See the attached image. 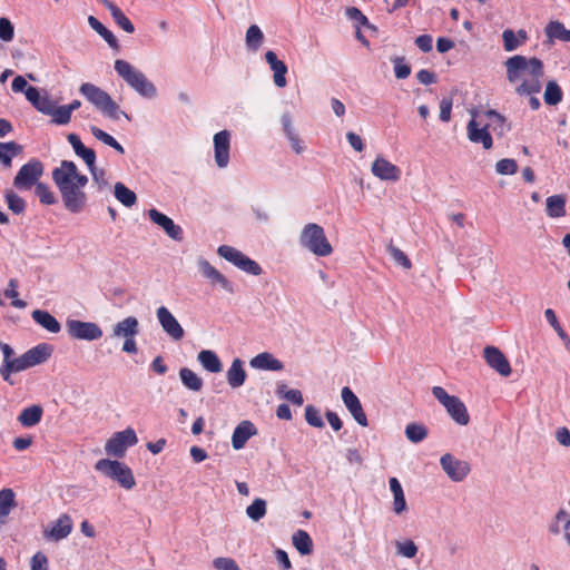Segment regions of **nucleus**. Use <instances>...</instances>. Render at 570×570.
<instances>
[{
  "mask_svg": "<svg viewBox=\"0 0 570 570\" xmlns=\"http://www.w3.org/2000/svg\"><path fill=\"white\" fill-rule=\"evenodd\" d=\"M433 396L445 407L448 414L460 425H466L470 416L464 403L454 395H449L441 386L432 389Z\"/></svg>",
  "mask_w": 570,
  "mask_h": 570,
  "instance_id": "nucleus-8",
  "label": "nucleus"
},
{
  "mask_svg": "<svg viewBox=\"0 0 570 570\" xmlns=\"http://www.w3.org/2000/svg\"><path fill=\"white\" fill-rule=\"evenodd\" d=\"M518 169V165L514 159L504 158L495 164V170L500 175H513Z\"/></svg>",
  "mask_w": 570,
  "mask_h": 570,
  "instance_id": "nucleus-55",
  "label": "nucleus"
},
{
  "mask_svg": "<svg viewBox=\"0 0 570 570\" xmlns=\"http://www.w3.org/2000/svg\"><path fill=\"white\" fill-rule=\"evenodd\" d=\"M17 507L16 494L12 489L6 488L0 491V527L7 522L12 509Z\"/></svg>",
  "mask_w": 570,
  "mask_h": 570,
  "instance_id": "nucleus-32",
  "label": "nucleus"
},
{
  "mask_svg": "<svg viewBox=\"0 0 570 570\" xmlns=\"http://www.w3.org/2000/svg\"><path fill=\"white\" fill-rule=\"evenodd\" d=\"M281 122H282L283 131L286 137H289L297 132L293 125L292 117L288 112H285L281 116Z\"/></svg>",
  "mask_w": 570,
  "mask_h": 570,
  "instance_id": "nucleus-62",
  "label": "nucleus"
},
{
  "mask_svg": "<svg viewBox=\"0 0 570 570\" xmlns=\"http://www.w3.org/2000/svg\"><path fill=\"white\" fill-rule=\"evenodd\" d=\"M52 179L58 187L65 207L71 213H80L87 203L83 191L88 177L81 174L73 161L62 160L52 171Z\"/></svg>",
  "mask_w": 570,
  "mask_h": 570,
  "instance_id": "nucleus-1",
  "label": "nucleus"
},
{
  "mask_svg": "<svg viewBox=\"0 0 570 570\" xmlns=\"http://www.w3.org/2000/svg\"><path fill=\"white\" fill-rule=\"evenodd\" d=\"M452 110V99L443 98L440 102V119L444 122L450 121Z\"/></svg>",
  "mask_w": 570,
  "mask_h": 570,
  "instance_id": "nucleus-61",
  "label": "nucleus"
},
{
  "mask_svg": "<svg viewBox=\"0 0 570 570\" xmlns=\"http://www.w3.org/2000/svg\"><path fill=\"white\" fill-rule=\"evenodd\" d=\"M42 413L43 410L40 405H31L21 411L18 421L24 428H32L41 421Z\"/></svg>",
  "mask_w": 570,
  "mask_h": 570,
  "instance_id": "nucleus-36",
  "label": "nucleus"
},
{
  "mask_svg": "<svg viewBox=\"0 0 570 570\" xmlns=\"http://www.w3.org/2000/svg\"><path fill=\"white\" fill-rule=\"evenodd\" d=\"M18 281L16 278H11L8 283V287L4 291V296L8 298H11V305L16 308H24L27 306V303L22 299L18 298Z\"/></svg>",
  "mask_w": 570,
  "mask_h": 570,
  "instance_id": "nucleus-48",
  "label": "nucleus"
},
{
  "mask_svg": "<svg viewBox=\"0 0 570 570\" xmlns=\"http://www.w3.org/2000/svg\"><path fill=\"white\" fill-rule=\"evenodd\" d=\"M281 122H282L283 131L286 137H289L297 132L293 125L292 117L288 112H285L281 116Z\"/></svg>",
  "mask_w": 570,
  "mask_h": 570,
  "instance_id": "nucleus-63",
  "label": "nucleus"
},
{
  "mask_svg": "<svg viewBox=\"0 0 570 570\" xmlns=\"http://www.w3.org/2000/svg\"><path fill=\"white\" fill-rule=\"evenodd\" d=\"M69 144L72 146L75 154L82 158L86 165L92 166L96 163V153L91 148H87L76 134H69L67 137Z\"/></svg>",
  "mask_w": 570,
  "mask_h": 570,
  "instance_id": "nucleus-30",
  "label": "nucleus"
},
{
  "mask_svg": "<svg viewBox=\"0 0 570 570\" xmlns=\"http://www.w3.org/2000/svg\"><path fill=\"white\" fill-rule=\"evenodd\" d=\"M264 42V33L257 24L248 27L245 43L248 50L257 51Z\"/></svg>",
  "mask_w": 570,
  "mask_h": 570,
  "instance_id": "nucleus-39",
  "label": "nucleus"
},
{
  "mask_svg": "<svg viewBox=\"0 0 570 570\" xmlns=\"http://www.w3.org/2000/svg\"><path fill=\"white\" fill-rule=\"evenodd\" d=\"M181 383L189 390L198 392L203 387V380L190 368L183 367L179 371Z\"/></svg>",
  "mask_w": 570,
  "mask_h": 570,
  "instance_id": "nucleus-41",
  "label": "nucleus"
},
{
  "mask_svg": "<svg viewBox=\"0 0 570 570\" xmlns=\"http://www.w3.org/2000/svg\"><path fill=\"white\" fill-rule=\"evenodd\" d=\"M32 320L49 333L57 334L60 332V323L49 312L35 309L31 314Z\"/></svg>",
  "mask_w": 570,
  "mask_h": 570,
  "instance_id": "nucleus-31",
  "label": "nucleus"
},
{
  "mask_svg": "<svg viewBox=\"0 0 570 570\" xmlns=\"http://www.w3.org/2000/svg\"><path fill=\"white\" fill-rule=\"evenodd\" d=\"M476 114L472 112V119L466 126L468 138L472 142L482 144L483 148L490 149L492 147V137L488 131V127L479 122L475 118Z\"/></svg>",
  "mask_w": 570,
  "mask_h": 570,
  "instance_id": "nucleus-22",
  "label": "nucleus"
},
{
  "mask_svg": "<svg viewBox=\"0 0 570 570\" xmlns=\"http://www.w3.org/2000/svg\"><path fill=\"white\" fill-rule=\"evenodd\" d=\"M547 530L550 535L560 537L570 549V513L564 508L551 517Z\"/></svg>",
  "mask_w": 570,
  "mask_h": 570,
  "instance_id": "nucleus-14",
  "label": "nucleus"
},
{
  "mask_svg": "<svg viewBox=\"0 0 570 570\" xmlns=\"http://www.w3.org/2000/svg\"><path fill=\"white\" fill-rule=\"evenodd\" d=\"M156 317L161 330L173 341H180L185 336L183 326L166 306H159L156 309Z\"/></svg>",
  "mask_w": 570,
  "mask_h": 570,
  "instance_id": "nucleus-15",
  "label": "nucleus"
},
{
  "mask_svg": "<svg viewBox=\"0 0 570 570\" xmlns=\"http://www.w3.org/2000/svg\"><path fill=\"white\" fill-rule=\"evenodd\" d=\"M372 174L381 180L396 181L401 177V169L384 157H376L371 166Z\"/></svg>",
  "mask_w": 570,
  "mask_h": 570,
  "instance_id": "nucleus-21",
  "label": "nucleus"
},
{
  "mask_svg": "<svg viewBox=\"0 0 570 570\" xmlns=\"http://www.w3.org/2000/svg\"><path fill=\"white\" fill-rule=\"evenodd\" d=\"M31 570H48V559L47 557L38 552L36 553L30 561Z\"/></svg>",
  "mask_w": 570,
  "mask_h": 570,
  "instance_id": "nucleus-59",
  "label": "nucleus"
},
{
  "mask_svg": "<svg viewBox=\"0 0 570 570\" xmlns=\"http://www.w3.org/2000/svg\"><path fill=\"white\" fill-rule=\"evenodd\" d=\"M299 245L317 257H327L333 253L324 228L316 223L306 224L298 237Z\"/></svg>",
  "mask_w": 570,
  "mask_h": 570,
  "instance_id": "nucleus-6",
  "label": "nucleus"
},
{
  "mask_svg": "<svg viewBox=\"0 0 570 570\" xmlns=\"http://www.w3.org/2000/svg\"><path fill=\"white\" fill-rule=\"evenodd\" d=\"M265 59L274 72L273 80L275 86L278 88H284L287 85L285 77L287 73L286 65L282 60H278L276 53L272 50H268L265 53Z\"/></svg>",
  "mask_w": 570,
  "mask_h": 570,
  "instance_id": "nucleus-26",
  "label": "nucleus"
},
{
  "mask_svg": "<svg viewBox=\"0 0 570 570\" xmlns=\"http://www.w3.org/2000/svg\"><path fill=\"white\" fill-rule=\"evenodd\" d=\"M138 442L137 434L134 429L127 428L116 432L105 444V451L108 455L122 458L128 448L136 445Z\"/></svg>",
  "mask_w": 570,
  "mask_h": 570,
  "instance_id": "nucleus-10",
  "label": "nucleus"
},
{
  "mask_svg": "<svg viewBox=\"0 0 570 570\" xmlns=\"http://www.w3.org/2000/svg\"><path fill=\"white\" fill-rule=\"evenodd\" d=\"M42 173V164L39 160H31L20 168L14 177L13 184L19 189H29L38 184V179L41 177Z\"/></svg>",
  "mask_w": 570,
  "mask_h": 570,
  "instance_id": "nucleus-13",
  "label": "nucleus"
},
{
  "mask_svg": "<svg viewBox=\"0 0 570 570\" xmlns=\"http://www.w3.org/2000/svg\"><path fill=\"white\" fill-rule=\"evenodd\" d=\"M148 217L150 220L158 225L164 232L174 240L183 239V229L180 226L176 225L174 220L167 215L160 213L159 210L151 208L148 210Z\"/></svg>",
  "mask_w": 570,
  "mask_h": 570,
  "instance_id": "nucleus-19",
  "label": "nucleus"
},
{
  "mask_svg": "<svg viewBox=\"0 0 570 570\" xmlns=\"http://www.w3.org/2000/svg\"><path fill=\"white\" fill-rule=\"evenodd\" d=\"M66 327L68 334L76 340L96 341L102 336V330L94 322L68 320Z\"/></svg>",
  "mask_w": 570,
  "mask_h": 570,
  "instance_id": "nucleus-12",
  "label": "nucleus"
},
{
  "mask_svg": "<svg viewBox=\"0 0 570 570\" xmlns=\"http://www.w3.org/2000/svg\"><path fill=\"white\" fill-rule=\"evenodd\" d=\"M557 441L563 446H570V431L566 426H561L556 431Z\"/></svg>",
  "mask_w": 570,
  "mask_h": 570,
  "instance_id": "nucleus-64",
  "label": "nucleus"
},
{
  "mask_svg": "<svg viewBox=\"0 0 570 570\" xmlns=\"http://www.w3.org/2000/svg\"><path fill=\"white\" fill-rule=\"evenodd\" d=\"M116 199L126 207H131L137 202L136 194L126 187L122 183H116L114 187Z\"/></svg>",
  "mask_w": 570,
  "mask_h": 570,
  "instance_id": "nucleus-40",
  "label": "nucleus"
},
{
  "mask_svg": "<svg viewBox=\"0 0 570 570\" xmlns=\"http://www.w3.org/2000/svg\"><path fill=\"white\" fill-rule=\"evenodd\" d=\"M250 367L259 371H282L284 364L269 352H263L249 361Z\"/></svg>",
  "mask_w": 570,
  "mask_h": 570,
  "instance_id": "nucleus-27",
  "label": "nucleus"
},
{
  "mask_svg": "<svg viewBox=\"0 0 570 570\" xmlns=\"http://www.w3.org/2000/svg\"><path fill=\"white\" fill-rule=\"evenodd\" d=\"M390 490L393 494L392 510L395 514L400 515L407 510V504L404 495L403 488L396 478L389 480Z\"/></svg>",
  "mask_w": 570,
  "mask_h": 570,
  "instance_id": "nucleus-29",
  "label": "nucleus"
},
{
  "mask_svg": "<svg viewBox=\"0 0 570 570\" xmlns=\"http://www.w3.org/2000/svg\"><path fill=\"white\" fill-rule=\"evenodd\" d=\"M88 168L92 176V180L98 185L100 189L108 186L106 173L104 169L97 168L95 164L92 166H89Z\"/></svg>",
  "mask_w": 570,
  "mask_h": 570,
  "instance_id": "nucleus-58",
  "label": "nucleus"
},
{
  "mask_svg": "<svg viewBox=\"0 0 570 570\" xmlns=\"http://www.w3.org/2000/svg\"><path fill=\"white\" fill-rule=\"evenodd\" d=\"M387 252L396 264L401 265L402 267H404L406 269L411 268V266H412L411 261L407 258L405 253L403 250H401L399 247L391 244L387 247Z\"/></svg>",
  "mask_w": 570,
  "mask_h": 570,
  "instance_id": "nucleus-50",
  "label": "nucleus"
},
{
  "mask_svg": "<svg viewBox=\"0 0 570 570\" xmlns=\"http://www.w3.org/2000/svg\"><path fill=\"white\" fill-rule=\"evenodd\" d=\"M214 566L218 570H240L237 563L230 558H216Z\"/></svg>",
  "mask_w": 570,
  "mask_h": 570,
  "instance_id": "nucleus-60",
  "label": "nucleus"
},
{
  "mask_svg": "<svg viewBox=\"0 0 570 570\" xmlns=\"http://www.w3.org/2000/svg\"><path fill=\"white\" fill-rule=\"evenodd\" d=\"M544 31L550 43H552L554 40L564 41L567 29L563 23L559 21H551L548 23Z\"/></svg>",
  "mask_w": 570,
  "mask_h": 570,
  "instance_id": "nucleus-46",
  "label": "nucleus"
},
{
  "mask_svg": "<svg viewBox=\"0 0 570 570\" xmlns=\"http://www.w3.org/2000/svg\"><path fill=\"white\" fill-rule=\"evenodd\" d=\"M292 542L303 556L311 554L313 551V541L309 534L304 530H297L292 537Z\"/></svg>",
  "mask_w": 570,
  "mask_h": 570,
  "instance_id": "nucleus-38",
  "label": "nucleus"
},
{
  "mask_svg": "<svg viewBox=\"0 0 570 570\" xmlns=\"http://www.w3.org/2000/svg\"><path fill=\"white\" fill-rule=\"evenodd\" d=\"M72 520L68 514H61L55 522L45 529L43 535L51 541H60L72 531Z\"/></svg>",
  "mask_w": 570,
  "mask_h": 570,
  "instance_id": "nucleus-20",
  "label": "nucleus"
},
{
  "mask_svg": "<svg viewBox=\"0 0 570 570\" xmlns=\"http://www.w3.org/2000/svg\"><path fill=\"white\" fill-rule=\"evenodd\" d=\"M391 61L394 66V73L397 79H405L411 73V67L404 62L403 57H393Z\"/></svg>",
  "mask_w": 570,
  "mask_h": 570,
  "instance_id": "nucleus-53",
  "label": "nucleus"
},
{
  "mask_svg": "<svg viewBox=\"0 0 570 570\" xmlns=\"http://www.w3.org/2000/svg\"><path fill=\"white\" fill-rule=\"evenodd\" d=\"M139 334V321L135 316H128L116 323L111 336L115 338H127Z\"/></svg>",
  "mask_w": 570,
  "mask_h": 570,
  "instance_id": "nucleus-25",
  "label": "nucleus"
},
{
  "mask_svg": "<svg viewBox=\"0 0 570 570\" xmlns=\"http://www.w3.org/2000/svg\"><path fill=\"white\" fill-rule=\"evenodd\" d=\"M266 512L267 503L261 498L254 499V501L246 508V515L254 522L263 519L266 515Z\"/></svg>",
  "mask_w": 570,
  "mask_h": 570,
  "instance_id": "nucleus-42",
  "label": "nucleus"
},
{
  "mask_svg": "<svg viewBox=\"0 0 570 570\" xmlns=\"http://www.w3.org/2000/svg\"><path fill=\"white\" fill-rule=\"evenodd\" d=\"M117 75L136 91L140 97L146 99H155L158 91L153 81L130 62L124 59H117L114 63Z\"/></svg>",
  "mask_w": 570,
  "mask_h": 570,
  "instance_id": "nucleus-4",
  "label": "nucleus"
},
{
  "mask_svg": "<svg viewBox=\"0 0 570 570\" xmlns=\"http://www.w3.org/2000/svg\"><path fill=\"white\" fill-rule=\"evenodd\" d=\"M79 92L104 116L112 120H119L120 117L130 119L128 114L122 111L112 97L100 87L85 82L79 87Z\"/></svg>",
  "mask_w": 570,
  "mask_h": 570,
  "instance_id": "nucleus-5",
  "label": "nucleus"
},
{
  "mask_svg": "<svg viewBox=\"0 0 570 570\" xmlns=\"http://www.w3.org/2000/svg\"><path fill=\"white\" fill-rule=\"evenodd\" d=\"M546 214L550 218H560L566 215V197L563 195L549 196L546 200Z\"/></svg>",
  "mask_w": 570,
  "mask_h": 570,
  "instance_id": "nucleus-35",
  "label": "nucleus"
},
{
  "mask_svg": "<svg viewBox=\"0 0 570 570\" xmlns=\"http://www.w3.org/2000/svg\"><path fill=\"white\" fill-rule=\"evenodd\" d=\"M405 436L412 443H419L428 436V429L423 424L410 423L405 428Z\"/></svg>",
  "mask_w": 570,
  "mask_h": 570,
  "instance_id": "nucleus-44",
  "label": "nucleus"
},
{
  "mask_svg": "<svg viewBox=\"0 0 570 570\" xmlns=\"http://www.w3.org/2000/svg\"><path fill=\"white\" fill-rule=\"evenodd\" d=\"M442 470L453 482L463 481L470 472V464L464 461L454 458L450 453H445L440 459Z\"/></svg>",
  "mask_w": 570,
  "mask_h": 570,
  "instance_id": "nucleus-16",
  "label": "nucleus"
},
{
  "mask_svg": "<svg viewBox=\"0 0 570 570\" xmlns=\"http://www.w3.org/2000/svg\"><path fill=\"white\" fill-rule=\"evenodd\" d=\"M246 377L247 373L244 368V362L240 358H234L226 372L227 384L232 389H238L245 383Z\"/></svg>",
  "mask_w": 570,
  "mask_h": 570,
  "instance_id": "nucleus-28",
  "label": "nucleus"
},
{
  "mask_svg": "<svg viewBox=\"0 0 570 570\" xmlns=\"http://www.w3.org/2000/svg\"><path fill=\"white\" fill-rule=\"evenodd\" d=\"M217 254L226 259L227 262L235 265L237 268L242 269L243 272L258 276L262 274L261 266L253 259H250L248 256L243 254L237 248L229 246V245H220L217 248Z\"/></svg>",
  "mask_w": 570,
  "mask_h": 570,
  "instance_id": "nucleus-9",
  "label": "nucleus"
},
{
  "mask_svg": "<svg viewBox=\"0 0 570 570\" xmlns=\"http://www.w3.org/2000/svg\"><path fill=\"white\" fill-rule=\"evenodd\" d=\"M52 117V122L56 125H67L70 121L71 115L67 109L66 105L63 106H55L52 112L50 114Z\"/></svg>",
  "mask_w": 570,
  "mask_h": 570,
  "instance_id": "nucleus-51",
  "label": "nucleus"
},
{
  "mask_svg": "<svg viewBox=\"0 0 570 570\" xmlns=\"http://www.w3.org/2000/svg\"><path fill=\"white\" fill-rule=\"evenodd\" d=\"M102 4L109 10L114 21L126 32L132 33L135 27L124 12L110 0H101Z\"/></svg>",
  "mask_w": 570,
  "mask_h": 570,
  "instance_id": "nucleus-33",
  "label": "nucleus"
},
{
  "mask_svg": "<svg viewBox=\"0 0 570 570\" xmlns=\"http://www.w3.org/2000/svg\"><path fill=\"white\" fill-rule=\"evenodd\" d=\"M484 358L488 365L495 370L500 375L509 376L511 374L510 363L499 348L494 346L485 347Z\"/></svg>",
  "mask_w": 570,
  "mask_h": 570,
  "instance_id": "nucleus-23",
  "label": "nucleus"
},
{
  "mask_svg": "<svg viewBox=\"0 0 570 570\" xmlns=\"http://www.w3.org/2000/svg\"><path fill=\"white\" fill-rule=\"evenodd\" d=\"M14 37V27L8 18H0V39L10 42Z\"/></svg>",
  "mask_w": 570,
  "mask_h": 570,
  "instance_id": "nucleus-56",
  "label": "nucleus"
},
{
  "mask_svg": "<svg viewBox=\"0 0 570 570\" xmlns=\"http://www.w3.org/2000/svg\"><path fill=\"white\" fill-rule=\"evenodd\" d=\"M36 195L39 197L42 204L52 205L56 203V197L47 185L42 183H38L36 185Z\"/></svg>",
  "mask_w": 570,
  "mask_h": 570,
  "instance_id": "nucleus-54",
  "label": "nucleus"
},
{
  "mask_svg": "<svg viewBox=\"0 0 570 570\" xmlns=\"http://www.w3.org/2000/svg\"><path fill=\"white\" fill-rule=\"evenodd\" d=\"M305 420L306 422L315 428H323L324 422L320 415V411L313 405H307L305 409Z\"/></svg>",
  "mask_w": 570,
  "mask_h": 570,
  "instance_id": "nucleus-57",
  "label": "nucleus"
},
{
  "mask_svg": "<svg viewBox=\"0 0 570 570\" xmlns=\"http://www.w3.org/2000/svg\"><path fill=\"white\" fill-rule=\"evenodd\" d=\"M342 401L353 419L361 425L367 426V417L356 394L347 386L342 389Z\"/></svg>",
  "mask_w": 570,
  "mask_h": 570,
  "instance_id": "nucleus-18",
  "label": "nucleus"
},
{
  "mask_svg": "<svg viewBox=\"0 0 570 570\" xmlns=\"http://www.w3.org/2000/svg\"><path fill=\"white\" fill-rule=\"evenodd\" d=\"M394 546L397 556L412 559L417 553V546L412 540H396Z\"/></svg>",
  "mask_w": 570,
  "mask_h": 570,
  "instance_id": "nucleus-47",
  "label": "nucleus"
},
{
  "mask_svg": "<svg viewBox=\"0 0 570 570\" xmlns=\"http://www.w3.org/2000/svg\"><path fill=\"white\" fill-rule=\"evenodd\" d=\"M22 153V146L16 141L0 142V163L11 167L12 158Z\"/></svg>",
  "mask_w": 570,
  "mask_h": 570,
  "instance_id": "nucleus-37",
  "label": "nucleus"
},
{
  "mask_svg": "<svg viewBox=\"0 0 570 570\" xmlns=\"http://www.w3.org/2000/svg\"><path fill=\"white\" fill-rule=\"evenodd\" d=\"M544 102L549 106H556L562 100V91L556 81H549L544 90Z\"/></svg>",
  "mask_w": 570,
  "mask_h": 570,
  "instance_id": "nucleus-45",
  "label": "nucleus"
},
{
  "mask_svg": "<svg viewBox=\"0 0 570 570\" xmlns=\"http://www.w3.org/2000/svg\"><path fill=\"white\" fill-rule=\"evenodd\" d=\"M507 79L520 96H530L541 90L543 63L540 59L515 55L504 62Z\"/></svg>",
  "mask_w": 570,
  "mask_h": 570,
  "instance_id": "nucleus-2",
  "label": "nucleus"
},
{
  "mask_svg": "<svg viewBox=\"0 0 570 570\" xmlns=\"http://www.w3.org/2000/svg\"><path fill=\"white\" fill-rule=\"evenodd\" d=\"M0 351L3 357L0 365V376L4 382L13 385L12 374L45 363L51 356L52 347L42 343L17 356L9 344L0 342Z\"/></svg>",
  "mask_w": 570,
  "mask_h": 570,
  "instance_id": "nucleus-3",
  "label": "nucleus"
},
{
  "mask_svg": "<svg viewBox=\"0 0 570 570\" xmlns=\"http://www.w3.org/2000/svg\"><path fill=\"white\" fill-rule=\"evenodd\" d=\"M6 200L10 210L19 215L24 212V200L11 190L6 193Z\"/></svg>",
  "mask_w": 570,
  "mask_h": 570,
  "instance_id": "nucleus-49",
  "label": "nucleus"
},
{
  "mask_svg": "<svg viewBox=\"0 0 570 570\" xmlns=\"http://www.w3.org/2000/svg\"><path fill=\"white\" fill-rule=\"evenodd\" d=\"M197 360L202 366L210 373H219L223 370L219 357L210 350L200 351L197 355Z\"/></svg>",
  "mask_w": 570,
  "mask_h": 570,
  "instance_id": "nucleus-34",
  "label": "nucleus"
},
{
  "mask_svg": "<svg viewBox=\"0 0 570 570\" xmlns=\"http://www.w3.org/2000/svg\"><path fill=\"white\" fill-rule=\"evenodd\" d=\"M196 264L202 276L206 278L212 286H219L229 294L234 293L233 283L207 259L198 257Z\"/></svg>",
  "mask_w": 570,
  "mask_h": 570,
  "instance_id": "nucleus-11",
  "label": "nucleus"
},
{
  "mask_svg": "<svg viewBox=\"0 0 570 570\" xmlns=\"http://www.w3.org/2000/svg\"><path fill=\"white\" fill-rule=\"evenodd\" d=\"M257 434L255 425L248 421H242L234 430L232 435V445L234 450H240L245 446L246 442Z\"/></svg>",
  "mask_w": 570,
  "mask_h": 570,
  "instance_id": "nucleus-24",
  "label": "nucleus"
},
{
  "mask_svg": "<svg viewBox=\"0 0 570 570\" xmlns=\"http://www.w3.org/2000/svg\"><path fill=\"white\" fill-rule=\"evenodd\" d=\"M230 139V131L226 129L216 132L213 137L214 159L218 168H226L229 164Z\"/></svg>",
  "mask_w": 570,
  "mask_h": 570,
  "instance_id": "nucleus-17",
  "label": "nucleus"
},
{
  "mask_svg": "<svg viewBox=\"0 0 570 570\" xmlns=\"http://www.w3.org/2000/svg\"><path fill=\"white\" fill-rule=\"evenodd\" d=\"M503 48L505 51H514L522 46L517 37L515 32L511 29H507L502 32Z\"/></svg>",
  "mask_w": 570,
  "mask_h": 570,
  "instance_id": "nucleus-52",
  "label": "nucleus"
},
{
  "mask_svg": "<svg viewBox=\"0 0 570 570\" xmlns=\"http://www.w3.org/2000/svg\"><path fill=\"white\" fill-rule=\"evenodd\" d=\"M90 132L92 134V136L97 140H99V141L104 142L105 145L114 148L119 154H124L125 153L124 147L111 135H109L108 132H106L102 129L98 128L97 126H90Z\"/></svg>",
  "mask_w": 570,
  "mask_h": 570,
  "instance_id": "nucleus-43",
  "label": "nucleus"
},
{
  "mask_svg": "<svg viewBox=\"0 0 570 570\" xmlns=\"http://www.w3.org/2000/svg\"><path fill=\"white\" fill-rule=\"evenodd\" d=\"M95 469L104 475L117 481L120 487L126 490H130L136 485L130 468L122 462L101 459L97 461Z\"/></svg>",
  "mask_w": 570,
  "mask_h": 570,
  "instance_id": "nucleus-7",
  "label": "nucleus"
}]
</instances>
